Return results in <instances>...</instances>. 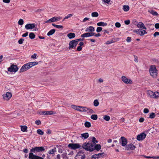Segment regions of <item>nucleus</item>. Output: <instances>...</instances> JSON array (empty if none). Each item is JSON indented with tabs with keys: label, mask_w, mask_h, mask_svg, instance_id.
<instances>
[{
	"label": "nucleus",
	"mask_w": 159,
	"mask_h": 159,
	"mask_svg": "<svg viewBox=\"0 0 159 159\" xmlns=\"http://www.w3.org/2000/svg\"><path fill=\"white\" fill-rule=\"evenodd\" d=\"M93 144L92 142L89 141L88 143L86 142L83 143L82 146V148L86 151L89 152L93 151Z\"/></svg>",
	"instance_id": "1"
},
{
	"label": "nucleus",
	"mask_w": 159,
	"mask_h": 159,
	"mask_svg": "<svg viewBox=\"0 0 159 159\" xmlns=\"http://www.w3.org/2000/svg\"><path fill=\"white\" fill-rule=\"evenodd\" d=\"M149 71L150 75L153 78H156L157 77V70L155 66H151L150 67Z\"/></svg>",
	"instance_id": "2"
},
{
	"label": "nucleus",
	"mask_w": 159,
	"mask_h": 159,
	"mask_svg": "<svg viewBox=\"0 0 159 159\" xmlns=\"http://www.w3.org/2000/svg\"><path fill=\"white\" fill-rule=\"evenodd\" d=\"M45 148L43 147H35L30 149L31 152L36 153L44 151Z\"/></svg>",
	"instance_id": "3"
},
{
	"label": "nucleus",
	"mask_w": 159,
	"mask_h": 159,
	"mask_svg": "<svg viewBox=\"0 0 159 159\" xmlns=\"http://www.w3.org/2000/svg\"><path fill=\"white\" fill-rule=\"evenodd\" d=\"M68 147L72 149L75 150L77 149L82 148V146L79 143H71L68 144Z\"/></svg>",
	"instance_id": "4"
},
{
	"label": "nucleus",
	"mask_w": 159,
	"mask_h": 159,
	"mask_svg": "<svg viewBox=\"0 0 159 159\" xmlns=\"http://www.w3.org/2000/svg\"><path fill=\"white\" fill-rule=\"evenodd\" d=\"M85 158V155L81 151H79L75 157V159H84Z\"/></svg>",
	"instance_id": "5"
},
{
	"label": "nucleus",
	"mask_w": 159,
	"mask_h": 159,
	"mask_svg": "<svg viewBox=\"0 0 159 159\" xmlns=\"http://www.w3.org/2000/svg\"><path fill=\"white\" fill-rule=\"evenodd\" d=\"M77 45L76 42L75 40L70 41L69 44V49H75Z\"/></svg>",
	"instance_id": "6"
},
{
	"label": "nucleus",
	"mask_w": 159,
	"mask_h": 159,
	"mask_svg": "<svg viewBox=\"0 0 159 159\" xmlns=\"http://www.w3.org/2000/svg\"><path fill=\"white\" fill-rule=\"evenodd\" d=\"M121 80L125 84H132L133 82L130 79H128L125 76H122L121 77Z\"/></svg>",
	"instance_id": "7"
},
{
	"label": "nucleus",
	"mask_w": 159,
	"mask_h": 159,
	"mask_svg": "<svg viewBox=\"0 0 159 159\" xmlns=\"http://www.w3.org/2000/svg\"><path fill=\"white\" fill-rule=\"evenodd\" d=\"M17 66L13 64L8 69V70L11 72H16L18 70Z\"/></svg>",
	"instance_id": "8"
},
{
	"label": "nucleus",
	"mask_w": 159,
	"mask_h": 159,
	"mask_svg": "<svg viewBox=\"0 0 159 159\" xmlns=\"http://www.w3.org/2000/svg\"><path fill=\"white\" fill-rule=\"evenodd\" d=\"M4 100H8L12 97V94L11 93L7 92L6 94H4L2 95Z\"/></svg>",
	"instance_id": "9"
},
{
	"label": "nucleus",
	"mask_w": 159,
	"mask_h": 159,
	"mask_svg": "<svg viewBox=\"0 0 159 159\" xmlns=\"http://www.w3.org/2000/svg\"><path fill=\"white\" fill-rule=\"evenodd\" d=\"M136 147L132 143L127 144L125 147V149L127 150H133Z\"/></svg>",
	"instance_id": "10"
},
{
	"label": "nucleus",
	"mask_w": 159,
	"mask_h": 159,
	"mask_svg": "<svg viewBox=\"0 0 159 159\" xmlns=\"http://www.w3.org/2000/svg\"><path fill=\"white\" fill-rule=\"evenodd\" d=\"M146 135L144 133H142L138 134L137 137V139L139 141L143 140L146 137Z\"/></svg>",
	"instance_id": "11"
},
{
	"label": "nucleus",
	"mask_w": 159,
	"mask_h": 159,
	"mask_svg": "<svg viewBox=\"0 0 159 159\" xmlns=\"http://www.w3.org/2000/svg\"><path fill=\"white\" fill-rule=\"evenodd\" d=\"M94 34L95 33L93 32H87L81 34V37L83 38L87 37L93 36Z\"/></svg>",
	"instance_id": "12"
},
{
	"label": "nucleus",
	"mask_w": 159,
	"mask_h": 159,
	"mask_svg": "<svg viewBox=\"0 0 159 159\" xmlns=\"http://www.w3.org/2000/svg\"><path fill=\"white\" fill-rule=\"evenodd\" d=\"M150 93L151 94V98H157L159 97V92H155L153 93L152 91H151Z\"/></svg>",
	"instance_id": "13"
},
{
	"label": "nucleus",
	"mask_w": 159,
	"mask_h": 159,
	"mask_svg": "<svg viewBox=\"0 0 159 159\" xmlns=\"http://www.w3.org/2000/svg\"><path fill=\"white\" fill-rule=\"evenodd\" d=\"M121 141V145L122 146H125L127 145V141L126 139L124 137H121L120 138Z\"/></svg>",
	"instance_id": "14"
},
{
	"label": "nucleus",
	"mask_w": 159,
	"mask_h": 159,
	"mask_svg": "<svg viewBox=\"0 0 159 159\" xmlns=\"http://www.w3.org/2000/svg\"><path fill=\"white\" fill-rule=\"evenodd\" d=\"M28 67L27 63L25 64L20 69V72H23L26 71L29 69Z\"/></svg>",
	"instance_id": "15"
},
{
	"label": "nucleus",
	"mask_w": 159,
	"mask_h": 159,
	"mask_svg": "<svg viewBox=\"0 0 159 159\" xmlns=\"http://www.w3.org/2000/svg\"><path fill=\"white\" fill-rule=\"evenodd\" d=\"M25 28L27 29H33L35 27V24H28L25 25Z\"/></svg>",
	"instance_id": "16"
},
{
	"label": "nucleus",
	"mask_w": 159,
	"mask_h": 159,
	"mask_svg": "<svg viewBox=\"0 0 159 159\" xmlns=\"http://www.w3.org/2000/svg\"><path fill=\"white\" fill-rule=\"evenodd\" d=\"M93 151L96 150L97 151H99L101 149V146L100 144H94L93 143Z\"/></svg>",
	"instance_id": "17"
},
{
	"label": "nucleus",
	"mask_w": 159,
	"mask_h": 159,
	"mask_svg": "<svg viewBox=\"0 0 159 159\" xmlns=\"http://www.w3.org/2000/svg\"><path fill=\"white\" fill-rule=\"evenodd\" d=\"M137 27L139 28L143 29L146 30L147 28L145 27L144 24L142 22H140L137 25Z\"/></svg>",
	"instance_id": "18"
},
{
	"label": "nucleus",
	"mask_w": 159,
	"mask_h": 159,
	"mask_svg": "<svg viewBox=\"0 0 159 159\" xmlns=\"http://www.w3.org/2000/svg\"><path fill=\"white\" fill-rule=\"evenodd\" d=\"M94 30L95 29L93 27L90 26L86 29L85 31L93 32Z\"/></svg>",
	"instance_id": "19"
},
{
	"label": "nucleus",
	"mask_w": 159,
	"mask_h": 159,
	"mask_svg": "<svg viewBox=\"0 0 159 159\" xmlns=\"http://www.w3.org/2000/svg\"><path fill=\"white\" fill-rule=\"evenodd\" d=\"M67 36L69 39H72L75 37V35L74 33H70L67 34Z\"/></svg>",
	"instance_id": "20"
},
{
	"label": "nucleus",
	"mask_w": 159,
	"mask_h": 159,
	"mask_svg": "<svg viewBox=\"0 0 159 159\" xmlns=\"http://www.w3.org/2000/svg\"><path fill=\"white\" fill-rule=\"evenodd\" d=\"M79 107H79V109H78V111L81 112H85L86 111V107L83 106H79Z\"/></svg>",
	"instance_id": "21"
},
{
	"label": "nucleus",
	"mask_w": 159,
	"mask_h": 159,
	"mask_svg": "<svg viewBox=\"0 0 159 159\" xmlns=\"http://www.w3.org/2000/svg\"><path fill=\"white\" fill-rule=\"evenodd\" d=\"M97 25L98 26H105L107 25V24L103 22H100L97 23Z\"/></svg>",
	"instance_id": "22"
},
{
	"label": "nucleus",
	"mask_w": 159,
	"mask_h": 159,
	"mask_svg": "<svg viewBox=\"0 0 159 159\" xmlns=\"http://www.w3.org/2000/svg\"><path fill=\"white\" fill-rule=\"evenodd\" d=\"M56 114V112L52 111H46V113L44 114V115H51L52 114Z\"/></svg>",
	"instance_id": "23"
},
{
	"label": "nucleus",
	"mask_w": 159,
	"mask_h": 159,
	"mask_svg": "<svg viewBox=\"0 0 159 159\" xmlns=\"http://www.w3.org/2000/svg\"><path fill=\"white\" fill-rule=\"evenodd\" d=\"M147 33L146 31L143 30H139V34L141 36Z\"/></svg>",
	"instance_id": "24"
},
{
	"label": "nucleus",
	"mask_w": 159,
	"mask_h": 159,
	"mask_svg": "<svg viewBox=\"0 0 159 159\" xmlns=\"http://www.w3.org/2000/svg\"><path fill=\"white\" fill-rule=\"evenodd\" d=\"M81 137L82 138H84V139H87L89 136V134L88 133L82 134H81Z\"/></svg>",
	"instance_id": "25"
},
{
	"label": "nucleus",
	"mask_w": 159,
	"mask_h": 159,
	"mask_svg": "<svg viewBox=\"0 0 159 159\" xmlns=\"http://www.w3.org/2000/svg\"><path fill=\"white\" fill-rule=\"evenodd\" d=\"M55 32V30L54 29H53L51 30L47 33L48 36H50L53 34Z\"/></svg>",
	"instance_id": "26"
},
{
	"label": "nucleus",
	"mask_w": 159,
	"mask_h": 159,
	"mask_svg": "<svg viewBox=\"0 0 159 159\" xmlns=\"http://www.w3.org/2000/svg\"><path fill=\"white\" fill-rule=\"evenodd\" d=\"M20 127H21V130L22 131H23V132H25V131H27V127L26 126H25V125H24V126L21 125Z\"/></svg>",
	"instance_id": "27"
},
{
	"label": "nucleus",
	"mask_w": 159,
	"mask_h": 159,
	"mask_svg": "<svg viewBox=\"0 0 159 159\" xmlns=\"http://www.w3.org/2000/svg\"><path fill=\"white\" fill-rule=\"evenodd\" d=\"M129 7L128 5H124L123 6V10L125 11H127L129 10Z\"/></svg>",
	"instance_id": "28"
},
{
	"label": "nucleus",
	"mask_w": 159,
	"mask_h": 159,
	"mask_svg": "<svg viewBox=\"0 0 159 159\" xmlns=\"http://www.w3.org/2000/svg\"><path fill=\"white\" fill-rule=\"evenodd\" d=\"M29 37L30 39H33L35 38V35L34 33L31 32L29 34Z\"/></svg>",
	"instance_id": "29"
},
{
	"label": "nucleus",
	"mask_w": 159,
	"mask_h": 159,
	"mask_svg": "<svg viewBox=\"0 0 159 159\" xmlns=\"http://www.w3.org/2000/svg\"><path fill=\"white\" fill-rule=\"evenodd\" d=\"M86 112L88 113L89 114H92L94 113V111L92 109L90 108H88L87 107V109H86Z\"/></svg>",
	"instance_id": "30"
},
{
	"label": "nucleus",
	"mask_w": 159,
	"mask_h": 159,
	"mask_svg": "<svg viewBox=\"0 0 159 159\" xmlns=\"http://www.w3.org/2000/svg\"><path fill=\"white\" fill-rule=\"evenodd\" d=\"M52 25L53 26L58 29H63V27L62 25H57L53 23H52Z\"/></svg>",
	"instance_id": "31"
},
{
	"label": "nucleus",
	"mask_w": 159,
	"mask_h": 159,
	"mask_svg": "<svg viewBox=\"0 0 159 159\" xmlns=\"http://www.w3.org/2000/svg\"><path fill=\"white\" fill-rule=\"evenodd\" d=\"M148 12L154 16H157L158 15V13L153 10L148 11Z\"/></svg>",
	"instance_id": "32"
},
{
	"label": "nucleus",
	"mask_w": 159,
	"mask_h": 159,
	"mask_svg": "<svg viewBox=\"0 0 159 159\" xmlns=\"http://www.w3.org/2000/svg\"><path fill=\"white\" fill-rule=\"evenodd\" d=\"M55 22V21L54 19V17L48 20L47 21H46V23H51Z\"/></svg>",
	"instance_id": "33"
},
{
	"label": "nucleus",
	"mask_w": 159,
	"mask_h": 159,
	"mask_svg": "<svg viewBox=\"0 0 159 159\" xmlns=\"http://www.w3.org/2000/svg\"><path fill=\"white\" fill-rule=\"evenodd\" d=\"M143 156L144 157L147 158H153V159H159V157H150V156H148L145 155H143Z\"/></svg>",
	"instance_id": "34"
},
{
	"label": "nucleus",
	"mask_w": 159,
	"mask_h": 159,
	"mask_svg": "<svg viewBox=\"0 0 159 159\" xmlns=\"http://www.w3.org/2000/svg\"><path fill=\"white\" fill-rule=\"evenodd\" d=\"M56 148H55L54 149L50 150L48 152L49 154H52L56 152Z\"/></svg>",
	"instance_id": "35"
},
{
	"label": "nucleus",
	"mask_w": 159,
	"mask_h": 159,
	"mask_svg": "<svg viewBox=\"0 0 159 159\" xmlns=\"http://www.w3.org/2000/svg\"><path fill=\"white\" fill-rule=\"evenodd\" d=\"M91 142L92 143L96 144V143H98V141L96 140V139L95 137H93L92 138V141Z\"/></svg>",
	"instance_id": "36"
},
{
	"label": "nucleus",
	"mask_w": 159,
	"mask_h": 159,
	"mask_svg": "<svg viewBox=\"0 0 159 159\" xmlns=\"http://www.w3.org/2000/svg\"><path fill=\"white\" fill-rule=\"evenodd\" d=\"M91 117L92 119L96 120L98 118V116L96 114H93L91 115Z\"/></svg>",
	"instance_id": "37"
},
{
	"label": "nucleus",
	"mask_w": 159,
	"mask_h": 159,
	"mask_svg": "<svg viewBox=\"0 0 159 159\" xmlns=\"http://www.w3.org/2000/svg\"><path fill=\"white\" fill-rule=\"evenodd\" d=\"M67 153H63L61 155V157L63 159H68V157L67 156Z\"/></svg>",
	"instance_id": "38"
},
{
	"label": "nucleus",
	"mask_w": 159,
	"mask_h": 159,
	"mask_svg": "<svg viewBox=\"0 0 159 159\" xmlns=\"http://www.w3.org/2000/svg\"><path fill=\"white\" fill-rule=\"evenodd\" d=\"M91 15L93 17H97L98 16V14L97 12H94L92 13Z\"/></svg>",
	"instance_id": "39"
},
{
	"label": "nucleus",
	"mask_w": 159,
	"mask_h": 159,
	"mask_svg": "<svg viewBox=\"0 0 159 159\" xmlns=\"http://www.w3.org/2000/svg\"><path fill=\"white\" fill-rule=\"evenodd\" d=\"M85 126L87 128H89L91 126V123L87 121L84 123Z\"/></svg>",
	"instance_id": "40"
},
{
	"label": "nucleus",
	"mask_w": 159,
	"mask_h": 159,
	"mask_svg": "<svg viewBox=\"0 0 159 159\" xmlns=\"http://www.w3.org/2000/svg\"><path fill=\"white\" fill-rule=\"evenodd\" d=\"M99 104V102H98V100L96 99L93 102V105L94 106L97 107Z\"/></svg>",
	"instance_id": "41"
},
{
	"label": "nucleus",
	"mask_w": 159,
	"mask_h": 159,
	"mask_svg": "<svg viewBox=\"0 0 159 159\" xmlns=\"http://www.w3.org/2000/svg\"><path fill=\"white\" fill-rule=\"evenodd\" d=\"M103 119L107 121H109L110 119V117L107 115H106L103 116Z\"/></svg>",
	"instance_id": "42"
},
{
	"label": "nucleus",
	"mask_w": 159,
	"mask_h": 159,
	"mask_svg": "<svg viewBox=\"0 0 159 159\" xmlns=\"http://www.w3.org/2000/svg\"><path fill=\"white\" fill-rule=\"evenodd\" d=\"M155 116V113L153 112H152L150 114L149 118L153 119L154 118Z\"/></svg>",
	"instance_id": "43"
},
{
	"label": "nucleus",
	"mask_w": 159,
	"mask_h": 159,
	"mask_svg": "<svg viewBox=\"0 0 159 159\" xmlns=\"http://www.w3.org/2000/svg\"><path fill=\"white\" fill-rule=\"evenodd\" d=\"M37 133L39 134L43 135L44 134V132L41 130L38 129L37 130Z\"/></svg>",
	"instance_id": "44"
},
{
	"label": "nucleus",
	"mask_w": 159,
	"mask_h": 159,
	"mask_svg": "<svg viewBox=\"0 0 159 159\" xmlns=\"http://www.w3.org/2000/svg\"><path fill=\"white\" fill-rule=\"evenodd\" d=\"M98 155H97V154L93 155L92 156L91 159H96V158L98 159Z\"/></svg>",
	"instance_id": "45"
},
{
	"label": "nucleus",
	"mask_w": 159,
	"mask_h": 159,
	"mask_svg": "<svg viewBox=\"0 0 159 159\" xmlns=\"http://www.w3.org/2000/svg\"><path fill=\"white\" fill-rule=\"evenodd\" d=\"M71 107L73 109L76 110L78 111V109H79V107H80L79 106H77L74 105H72L71 106Z\"/></svg>",
	"instance_id": "46"
},
{
	"label": "nucleus",
	"mask_w": 159,
	"mask_h": 159,
	"mask_svg": "<svg viewBox=\"0 0 159 159\" xmlns=\"http://www.w3.org/2000/svg\"><path fill=\"white\" fill-rule=\"evenodd\" d=\"M97 155H98L99 156H98V158H99L100 157H103L104 156L105 154L104 153H99Z\"/></svg>",
	"instance_id": "47"
},
{
	"label": "nucleus",
	"mask_w": 159,
	"mask_h": 159,
	"mask_svg": "<svg viewBox=\"0 0 159 159\" xmlns=\"http://www.w3.org/2000/svg\"><path fill=\"white\" fill-rule=\"evenodd\" d=\"M24 21L22 19H20L18 21V24L21 25L23 24Z\"/></svg>",
	"instance_id": "48"
},
{
	"label": "nucleus",
	"mask_w": 159,
	"mask_h": 159,
	"mask_svg": "<svg viewBox=\"0 0 159 159\" xmlns=\"http://www.w3.org/2000/svg\"><path fill=\"white\" fill-rule=\"evenodd\" d=\"M24 41V39L23 38L20 39L18 41V43L19 44H22Z\"/></svg>",
	"instance_id": "49"
},
{
	"label": "nucleus",
	"mask_w": 159,
	"mask_h": 159,
	"mask_svg": "<svg viewBox=\"0 0 159 159\" xmlns=\"http://www.w3.org/2000/svg\"><path fill=\"white\" fill-rule=\"evenodd\" d=\"M102 30V28L101 27H97V30H96V31L98 33H99Z\"/></svg>",
	"instance_id": "50"
},
{
	"label": "nucleus",
	"mask_w": 159,
	"mask_h": 159,
	"mask_svg": "<svg viewBox=\"0 0 159 159\" xmlns=\"http://www.w3.org/2000/svg\"><path fill=\"white\" fill-rule=\"evenodd\" d=\"M115 42V41H114L113 40H111V41H108L106 42V44H109Z\"/></svg>",
	"instance_id": "51"
},
{
	"label": "nucleus",
	"mask_w": 159,
	"mask_h": 159,
	"mask_svg": "<svg viewBox=\"0 0 159 159\" xmlns=\"http://www.w3.org/2000/svg\"><path fill=\"white\" fill-rule=\"evenodd\" d=\"M30 62L32 64L33 66L36 65H37L38 64V61L31 62Z\"/></svg>",
	"instance_id": "52"
},
{
	"label": "nucleus",
	"mask_w": 159,
	"mask_h": 159,
	"mask_svg": "<svg viewBox=\"0 0 159 159\" xmlns=\"http://www.w3.org/2000/svg\"><path fill=\"white\" fill-rule=\"evenodd\" d=\"M115 26L117 28H119L121 26L119 22H116L115 24Z\"/></svg>",
	"instance_id": "53"
},
{
	"label": "nucleus",
	"mask_w": 159,
	"mask_h": 159,
	"mask_svg": "<svg viewBox=\"0 0 159 159\" xmlns=\"http://www.w3.org/2000/svg\"><path fill=\"white\" fill-rule=\"evenodd\" d=\"M149 112V110L148 109L145 108L144 109L143 112L145 113H147Z\"/></svg>",
	"instance_id": "54"
},
{
	"label": "nucleus",
	"mask_w": 159,
	"mask_h": 159,
	"mask_svg": "<svg viewBox=\"0 0 159 159\" xmlns=\"http://www.w3.org/2000/svg\"><path fill=\"white\" fill-rule=\"evenodd\" d=\"M73 15L72 14H69L67 16L65 17L64 18V20L66 19H68V18H70V17H71Z\"/></svg>",
	"instance_id": "55"
},
{
	"label": "nucleus",
	"mask_w": 159,
	"mask_h": 159,
	"mask_svg": "<svg viewBox=\"0 0 159 159\" xmlns=\"http://www.w3.org/2000/svg\"><path fill=\"white\" fill-rule=\"evenodd\" d=\"M134 61L136 62H138V59L137 57L135 55H134Z\"/></svg>",
	"instance_id": "56"
},
{
	"label": "nucleus",
	"mask_w": 159,
	"mask_h": 159,
	"mask_svg": "<svg viewBox=\"0 0 159 159\" xmlns=\"http://www.w3.org/2000/svg\"><path fill=\"white\" fill-rule=\"evenodd\" d=\"M27 64L29 67L28 68L29 69L32 67H33V66H32V65L30 62H28Z\"/></svg>",
	"instance_id": "57"
},
{
	"label": "nucleus",
	"mask_w": 159,
	"mask_h": 159,
	"mask_svg": "<svg viewBox=\"0 0 159 159\" xmlns=\"http://www.w3.org/2000/svg\"><path fill=\"white\" fill-rule=\"evenodd\" d=\"M35 123L37 125H39L41 124L40 121L39 120H38L35 121Z\"/></svg>",
	"instance_id": "58"
},
{
	"label": "nucleus",
	"mask_w": 159,
	"mask_h": 159,
	"mask_svg": "<svg viewBox=\"0 0 159 159\" xmlns=\"http://www.w3.org/2000/svg\"><path fill=\"white\" fill-rule=\"evenodd\" d=\"M54 17V19H55V22L56 21H57L61 19V17Z\"/></svg>",
	"instance_id": "59"
},
{
	"label": "nucleus",
	"mask_w": 159,
	"mask_h": 159,
	"mask_svg": "<svg viewBox=\"0 0 159 159\" xmlns=\"http://www.w3.org/2000/svg\"><path fill=\"white\" fill-rule=\"evenodd\" d=\"M130 23V21L129 20H126L125 21V23L127 25H129Z\"/></svg>",
	"instance_id": "60"
},
{
	"label": "nucleus",
	"mask_w": 159,
	"mask_h": 159,
	"mask_svg": "<svg viewBox=\"0 0 159 159\" xmlns=\"http://www.w3.org/2000/svg\"><path fill=\"white\" fill-rule=\"evenodd\" d=\"M36 56L37 54L36 53H34L33 55L31 56V58L34 59H35L36 58Z\"/></svg>",
	"instance_id": "61"
},
{
	"label": "nucleus",
	"mask_w": 159,
	"mask_h": 159,
	"mask_svg": "<svg viewBox=\"0 0 159 159\" xmlns=\"http://www.w3.org/2000/svg\"><path fill=\"white\" fill-rule=\"evenodd\" d=\"M126 40L128 42H130L131 41V38L130 37H127Z\"/></svg>",
	"instance_id": "62"
},
{
	"label": "nucleus",
	"mask_w": 159,
	"mask_h": 159,
	"mask_svg": "<svg viewBox=\"0 0 159 159\" xmlns=\"http://www.w3.org/2000/svg\"><path fill=\"white\" fill-rule=\"evenodd\" d=\"M157 35H159V32H156L153 34V36L154 37H156Z\"/></svg>",
	"instance_id": "63"
},
{
	"label": "nucleus",
	"mask_w": 159,
	"mask_h": 159,
	"mask_svg": "<svg viewBox=\"0 0 159 159\" xmlns=\"http://www.w3.org/2000/svg\"><path fill=\"white\" fill-rule=\"evenodd\" d=\"M155 27L156 29L159 28V23L156 24L155 25Z\"/></svg>",
	"instance_id": "64"
}]
</instances>
